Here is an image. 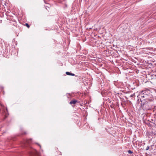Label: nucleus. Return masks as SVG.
<instances>
[{"instance_id":"1","label":"nucleus","mask_w":156,"mask_h":156,"mask_svg":"<svg viewBox=\"0 0 156 156\" xmlns=\"http://www.w3.org/2000/svg\"><path fill=\"white\" fill-rule=\"evenodd\" d=\"M76 101H75V100L73 101H70V104H74L76 103Z\"/></svg>"},{"instance_id":"2","label":"nucleus","mask_w":156,"mask_h":156,"mask_svg":"<svg viewBox=\"0 0 156 156\" xmlns=\"http://www.w3.org/2000/svg\"><path fill=\"white\" fill-rule=\"evenodd\" d=\"M66 74L67 75H70L71 73H70V72H66Z\"/></svg>"},{"instance_id":"3","label":"nucleus","mask_w":156,"mask_h":156,"mask_svg":"<svg viewBox=\"0 0 156 156\" xmlns=\"http://www.w3.org/2000/svg\"><path fill=\"white\" fill-rule=\"evenodd\" d=\"M26 25L28 28L29 27V25L28 24L26 23Z\"/></svg>"},{"instance_id":"4","label":"nucleus","mask_w":156,"mask_h":156,"mask_svg":"<svg viewBox=\"0 0 156 156\" xmlns=\"http://www.w3.org/2000/svg\"><path fill=\"white\" fill-rule=\"evenodd\" d=\"M149 147L148 146H147V148H146V150H148L149 149Z\"/></svg>"},{"instance_id":"5","label":"nucleus","mask_w":156,"mask_h":156,"mask_svg":"<svg viewBox=\"0 0 156 156\" xmlns=\"http://www.w3.org/2000/svg\"><path fill=\"white\" fill-rule=\"evenodd\" d=\"M128 152L129 153H132V152L131 151H130V150H129L128 151Z\"/></svg>"},{"instance_id":"6","label":"nucleus","mask_w":156,"mask_h":156,"mask_svg":"<svg viewBox=\"0 0 156 156\" xmlns=\"http://www.w3.org/2000/svg\"><path fill=\"white\" fill-rule=\"evenodd\" d=\"M70 75L74 76V74H73V73H71Z\"/></svg>"}]
</instances>
